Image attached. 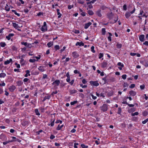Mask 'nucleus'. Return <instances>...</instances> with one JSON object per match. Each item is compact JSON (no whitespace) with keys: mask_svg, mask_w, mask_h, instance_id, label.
Listing matches in <instances>:
<instances>
[{"mask_svg":"<svg viewBox=\"0 0 148 148\" xmlns=\"http://www.w3.org/2000/svg\"><path fill=\"white\" fill-rule=\"evenodd\" d=\"M40 29L43 32H45L47 30V23L45 22H44L43 25L42 26Z\"/></svg>","mask_w":148,"mask_h":148,"instance_id":"nucleus-1","label":"nucleus"},{"mask_svg":"<svg viewBox=\"0 0 148 148\" xmlns=\"http://www.w3.org/2000/svg\"><path fill=\"white\" fill-rule=\"evenodd\" d=\"M90 83L92 86H97L99 85V84L97 81H90Z\"/></svg>","mask_w":148,"mask_h":148,"instance_id":"nucleus-2","label":"nucleus"},{"mask_svg":"<svg viewBox=\"0 0 148 148\" xmlns=\"http://www.w3.org/2000/svg\"><path fill=\"white\" fill-rule=\"evenodd\" d=\"M13 26L16 29H18V28L21 27H22V25L19 26L18 24L15 23H12Z\"/></svg>","mask_w":148,"mask_h":148,"instance_id":"nucleus-3","label":"nucleus"},{"mask_svg":"<svg viewBox=\"0 0 148 148\" xmlns=\"http://www.w3.org/2000/svg\"><path fill=\"white\" fill-rule=\"evenodd\" d=\"M117 65L119 66L118 67V68L120 70H122V68L124 67V64L120 62H118Z\"/></svg>","mask_w":148,"mask_h":148,"instance_id":"nucleus-4","label":"nucleus"},{"mask_svg":"<svg viewBox=\"0 0 148 148\" xmlns=\"http://www.w3.org/2000/svg\"><path fill=\"white\" fill-rule=\"evenodd\" d=\"M72 55L75 58H76L79 56V55L76 51L73 52L72 53Z\"/></svg>","mask_w":148,"mask_h":148,"instance_id":"nucleus-5","label":"nucleus"},{"mask_svg":"<svg viewBox=\"0 0 148 148\" xmlns=\"http://www.w3.org/2000/svg\"><path fill=\"white\" fill-rule=\"evenodd\" d=\"M0 138L3 141L7 139L6 136L3 134H1L0 135Z\"/></svg>","mask_w":148,"mask_h":148,"instance_id":"nucleus-6","label":"nucleus"},{"mask_svg":"<svg viewBox=\"0 0 148 148\" xmlns=\"http://www.w3.org/2000/svg\"><path fill=\"white\" fill-rule=\"evenodd\" d=\"M102 110L103 111H106L108 110V106L106 104H104L102 108Z\"/></svg>","mask_w":148,"mask_h":148,"instance_id":"nucleus-7","label":"nucleus"},{"mask_svg":"<svg viewBox=\"0 0 148 148\" xmlns=\"http://www.w3.org/2000/svg\"><path fill=\"white\" fill-rule=\"evenodd\" d=\"M16 88L15 86L12 85L10 86L9 88V89L10 91L13 92L15 90Z\"/></svg>","mask_w":148,"mask_h":148,"instance_id":"nucleus-8","label":"nucleus"},{"mask_svg":"<svg viewBox=\"0 0 148 148\" xmlns=\"http://www.w3.org/2000/svg\"><path fill=\"white\" fill-rule=\"evenodd\" d=\"M14 36L13 34H10L8 36H6V38H7L8 40H10L11 39L12 37L13 36Z\"/></svg>","mask_w":148,"mask_h":148,"instance_id":"nucleus-9","label":"nucleus"},{"mask_svg":"<svg viewBox=\"0 0 148 148\" xmlns=\"http://www.w3.org/2000/svg\"><path fill=\"white\" fill-rule=\"evenodd\" d=\"M91 24L92 23L90 22L85 24L84 26V28L86 29H87Z\"/></svg>","mask_w":148,"mask_h":148,"instance_id":"nucleus-10","label":"nucleus"},{"mask_svg":"<svg viewBox=\"0 0 148 148\" xmlns=\"http://www.w3.org/2000/svg\"><path fill=\"white\" fill-rule=\"evenodd\" d=\"M129 94L130 95L133 96L136 95V93L134 91L131 90L129 92Z\"/></svg>","mask_w":148,"mask_h":148,"instance_id":"nucleus-11","label":"nucleus"},{"mask_svg":"<svg viewBox=\"0 0 148 148\" xmlns=\"http://www.w3.org/2000/svg\"><path fill=\"white\" fill-rule=\"evenodd\" d=\"M144 37H145V36L143 35H140L139 37V38L140 40L141 41V42H143L144 41Z\"/></svg>","mask_w":148,"mask_h":148,"instance_id":"nucleus-12","label":"nucleus"},{"mask_svg":"<svg viewBox=\"0 0 148 148\" xmlns=\"http://www.w3.org/2000/svg\"><path fill=\"white\" fill-rule=\"evenodd\" d=\"M38 70L41 72H43L45 71V70L43 66H40L38 68Z\"/></svg>","mask_w":148,"mask_h":148,"instance_id":"nucleus-13","label":"nucleus"},{"mask_svg":"<svg viewBox=\"0 0 148 148\" xmlns=\"http://www.w3.org/2000/svg\"><path fill=\"white\" fill-rule=\"evenodd\" d=\"M75 45L77 46L78 45L79 46H83L84 45V43L82 42H77L75 44Z\"/></svg>","mask_w":148,"mask_h":148,"instance_id":"nucleus-14","label":"nucleus"},{"mask_svg":"<svg viewBox=\"0 0 148 148\" xmlns=\"http://www.w3.org/2000/svg\"><path fill=\"white\" fill-rule=\"evenodd\" d=\"M12 59L10 58L9 60H7L6 61H5L4 62V64L5 65H7L9 63L11 62H12Z\"/></svg>","mask_w":148,"mask_h":148,"instance_id":"nucleus-15","label":"nucleus"},{"mask_svg":"<svg viewBox=\"0 0 148 148\" xmlns=\"http://www.w3.org/2000/svg\"><path fill=\"white\" fill-rule=\"evenodd\" d=\"M60 83V81L59 80H56L55 82H54L53 84H55L56 86H58Z\"/></svg>","mask_w":148,"mask_h":148,"instance_id":"nucleus-16","label":"nucleus"},{"mask_svg":"<svg viewBox=\"0 0 148 148\" xmlns=\"http://www.w3.org/2000/svg\"><path fill=\"white\" fill-rule=\"evenodd\" d=\"M96 14L99 17H101L102 16V15L101 14V10H99L97 11V12H96Z\"/></svg>","mask_w":148,"mask_h":148,"instance_id":"nucleus-17","label":"nucleus"},{"mask_svg":"<svg viewBox=\"0 0 148 148\" xmlns=\"http://www.w3.org/2000/svg\"><path fill=\"white\" fill-rule=\"evenodd\" d=\"M47 46L49 47H50L53 45V42H49L47 44Z\"/></svg>","mask_w":148,"mask_h":148,"instance_id":"nucleus-18","label":"nucleus"},{"mask_svg":"<svg viewBox=\"0 0 148 148\" xmlns=\"http://www.w3.org/2000/svg\"><path fill=\"white\" fill-rule=\"evenodd\" d=\"M14 141H15V140H11L10 141V140L7 141H6L5 142H3V144L4 145H5L7 144L8 143H9L10 142H13Z\"/></svg>","mask_w":148,"mask_h":148,"instance_id":"nucleus-19","label":"nucleus"},{"mask_svg":"<svg viewBox=\"0 0 148 148\" xmlns=\"http://www.w3.org/2000/svg\"><path fill=\"white\" fill-rule=\"evenodd\" d=\"M77 91L75 89H72L70 91V94H73L77 92Z\"/></svg>","mask_w":148,"mask_h":148,"instance_id":"nucleus-20","label":"nucleus"},{"mask_svg":"<svg viewBox=\"0 0 148 148\" xmlns=\"http://www.w3.org/2000/svg\"><path fill=\"white\" fill-rule=\"evenodd\" d=\"M125 16L127 18H128L131 16V14L130 13L127 12L126 13Z\"/></svg>","mask_w":148,"mask_h":148,"instance_id":"nucleus-21","label":"nucleus"},{"mask_svg":"<svg viewBox=\"0 0 148 148\" xmlns=\"http://www.w3.org/2000/svg\"><path fill=\"white\" fill-rule=\"evenodd\" d=\"M33 58H35L36 59V61H37L38 60L40 59L41 56L40 55H39L38 56H34L32 57Z\"/></svg>","mask_w":148,"mask_h":148,"instance_id":"nucleus-22","label":"nucleus"},{"mask_svg":"<svg viewBox=\"0 0 148 148\" xmlns=\"http://www.w3.org/2000/svg\"><path fill=\"white\" fill-rule=\"evenodd\" d=\"M0 45L1 47H3L6 46V44L4 42H2L0 43Z\"/></svg>","mask_w":148,"mask_h":148,"instance_id":"nucleus-23","label":"nucleus"},{"mask_svg":"<svg viewBox=\"0 0 148 148\" xmlns=\"http://www.w3.org/2000/svg\"><path fill=\"white\" fill-rule=\"evenodd\" d=\"M26 74L25 75V77H27L28 76H30V74L29 73L30 72L29 70H27L26 71Z\"/></svg>","mask_w":148,"mask_h":148,"instance_id":"nucleus-24","label":"nucleus"},{"mask_svg":"<svg viewBox=\"0 0 148 148\" xmlns=\"http://www.w3.org/2000/svg\"><path fill=\"white\" fill-rule=\"evenodd\" d=\"M6 75V74L4 73H1L0 74V77H4Z\"/></svg>","mask_w":148,"mask_h":148,"instance_id":"nucleus-25","label":"nucleus"},{"mask_svg":"<svg viewBox=\"0 0 148 148\" xmlns=\"http://www.w3.org/2000/svg\"><path fill=\"white\" fill-rule=\"evenodd\" d=\"M108 34H109V36L108 37V39L110 41H111L112 40L111 36L112 35L111 33L109 32L108 33Z\"/></svg>","mask_w":148,"mask_h":148,"instance_id":"nucleus-26","label":"nucleus"},{"mask_svg":"<svg viewBox=\"0 0 148 148\" xmlns=\"http://www.w3.org/2000/svg\"><path fill=\"white\" fill-rule=\"evenodd\" d=\"M35 112L36 115L39 116L40 115V114L38 110L37 109H35Z\"/></svg>","mask_w":148,"mask_h":148,"instance_id":"nucleus-27","label":"nucleus"},{"mask_svg":"<svg viewBox=\"0 0 148 148\" xmlns=\"http://www.w3.org/2000/svg\"><path fill=\"white\" fill-rule=\"evenodd\" d=\"M63 125H61V126H60V125H59L58 127H57L56 128V129L57 130H60V129L62 127H63Z\"/></svg>","mask_w":148,"mask_h":148,"instance_id":"nucleus-28","label":"nucleus"},{"mask_svg":"<svg viewBox=\"0 0 148 148\" xmlns=\"http://www.w3.org/2000/svg\"><path fill=\"white\" fill-rule=\"evenodd\" d=\"M136 109L135 108H133L130 109V110H129V112H133L135 111Z\"/></svg>","mask_w":148,"mask_h":148,"instance_id":"nucleus-29","label":"nucleus"},{"mask_svg":"<svg viewBox=\"0 0 148 148\" xmlns=\"http://www.w3.org/2000/svg\"><path fill=\"white\" fill-rule=\"evenodd\" d=\"M5 10L7 11H8L10 10V8L9 7L8 5L7 4H6V6L5 7Z\"/></svg>","mask_w":148,"mask_h":148,"instance_id":"nucleus-30","label":"nucleus"},{"mask_svg":"<svg viewBox=\"0 0 148 148\" xmlns=\"http://www.w3.org/2000/svg\"><path fill=\"white\" fill-rule=\"evenodd\" d=\"M57 11L58 14V18H59L61 16V14H60V13L59 12L60 10L59 9H57Z\"/></svg>","mask_w":148,"mask_h":148,"instance_id":"nucleus-31","label":"nucleus"},{"mask_svg":"<svg viewBox=\"0 0 148 148\" xmlns=\"http://www.w3.org/2000/svg\"><path fill=\"white\" fill-rule=\"evenodd\" d=\"M116 47L118 48H120L122 46V45L121 44L118 43L116 45Z\"/></svg>","mask_w":148,"mask_h":148,"instance_id":"nucleus-32","label":"nucleus"},{"mask_svg":"<svg viewBox=\"0 0 148 148\" xmlns=\"http://www.w3.org/2000/svg\"><path fill=\"white\" fill-rule=\"evenodd\" d=\"M88 14L90 15H93L94 13L92 11L90 10L88 11Z\"/></svg>","mask_w":148,"mask_h":148,"instance_id":"nucleus-33","label":"nucleus"},{"mask_svg":"<svg viewBox=\"0 0 148 148\" xmlns=\"http://www.w3.org/2000/svg\"><path fill=\"white\" fill-rule=\"evenodd\" d=\"M54 48L56 51H57V50L59 49L60 47L58 45H56L54 46Z\"/></svg>","mask_w":148,"mask_h":148,"instance_id":"nucleus-34","label":"nucleus"},{"mask_svg":"<svg viewBox=\"0 0 148 148\" xmlns=\"http://www.w3.org/2000/svg\"><path fill=\"white\" fill-rule=\"evenodd\" d=\"M77 101H73L71 102L70 103V104L71 105H73L75 104L76 103H77Z\"/></svg>","mask_w":148,"mask_h":148,"instance_id":"nucleus-35","label":"nucleus"},{"mask_svg":"<svg viewBox=\"0 0 148 148\" xmlns=\"http://www.w3.org/2000/svg\"><path fill=\"white\" fill-rule=\"evenodd\" d=\"M96 1V0H93L92 1H91L89 2H87L86 3L88 5L89 4H91V3H94L95 1Z\"/></svg>","mask_w":148,"mask_h":148,"instance_id":"nucleus-36","label":"nucleus"},{"mask_svg":"<svg viewBox=\"0 0 148 148\" xmlns=\"http://www.w3.org/2000/svg\"><path fill=\"white\" fill-rule=\"evenodd\" d=\"M29 61L33 63L35 62L36 61V60L34 59H30L29 60Z\"/></svg>","mask_w":148,"mask_h":148,"instance_id":"nucleus-37","label":"nucleus"},{"mask_svg":"<svg viewBox=\"0 0 148 148\" xmlns=\"http://www.w3.org/2000/svg\"><path fill=\"white\" fill-rule=\"evenodd\" d=\"M128 86V84L127 83L125 82L123 85V87L124 88H127Z\"/></svg>","mask_w":148,"mask_h":148,"instance_id":"nucleus-38","label":"nucleus"},{"mask_svg":"<svg viewBox=\"0 0 148 148\" xmlns=\"http://www.w3.org/2000/svg\"><path fill=\"white\" fill-rule=\"evenodd\" d=\"M94 47L93 46H92L91 47V51L93 53H95V52L94 50Z\"/></svg>","mask_w":148,"mask_h":148,"instance_id":"nucleus-39","label":"nucleus"},{"mask_svg":"<svg viewBox=\"0 0 148 148\" xmlns=\"http://www.w3.org/2000/svg\"><path fill=\"white\" fill-rule=\"evenodd\" d=\"M21 43L22 45H23L26 47H27L28 44V43L27 42H21Z\"/></svg>","mask_w":148,"mask_h":148,"instance_id":"nucleus-40","label":"nucleus"},{"mask_svg":"<svg viewBox=\"0 0 148 148\" xmlns=\"http://www.w3.org/2000/svg\"><path fill=\"white\" fill-rule=\"evenodd\" d=\"M77 1L78 3L81 4H83L84 3V2L82 0H77Z\"/></svg>","mask_w":148,"mask_h":148,"instance_id":"nucleus-41","label":"nucleus"},{"mask_svg":"<svg viewBox=\"0 0 148 148\" xmlns=\"http://www.w3.org/2000/svg\"><path fill=\"white\" fill-rule=\"evenodd\" d=\"M67 78L66 79V81L67 82L69 83L70 82V79L69 75H68V76H67Z\"/></svg>","mask_w":148,"mask_h":148,"instance_id":"nucleus-42","label":"nucleus"},{"mask_svg":"<svg viewBox=\"0 0 148 148\" xmlns=\"http://www.w3.org/2000/svg\"><path fill=\"white\" fill-rule=\"evenodd\" d=\"M148 121V118L146 119L144 121H143L142 122V123L143 124H145L146 123H147Z\"/></svg>","mask_w":148,"mask_h":148,"instance_id":"nucleus-43","label":"nucleus"},{"mask_svg":"<svg viewBox=\"0 0 148 148\" xmlns=\"http://www.w3.org/2000/svg\"><path fill=\"white\" fill-rule=\"evenodd\" d=\"M102 32L103 35H104L105 34L106 30L105 29V28H103L102 29Z\"/></svg>","mask_w":148,"mask_h":148,"instance_id":"nucleus-44","label":"nucleus"},{"mask_svg":"<svg viewBox=\"0 0 148 148\" xmlns=\"http://www.w3.org/2000/svg\"><path fill=\"white\" fill-rule=\"evenodd\" d=\"M126 77L127 75L126 74L123 75L122 76V78L124 79H126Z\"/></svg>","mask_w":148,"mask_h":148,"instance_id":"nucleus-45","label":"nucleus"},{"mask_svg":"<svg viewBox=\"0 0 148 148\" xmlns=\"http://www.w3.org/2000/svg\"><path fill=\"white\" fill-rule=\"evenodd\" d=\"M103 54L102 53H100L99 55V58L101 59L102 57L103 56Z\"/></svg>","mask_w":148,"mask_h":148,"instance_id":"nucleus-46","label":"nucleus"},{"mask_svg":"<svg viewBox=\"0 0 148 148\" xmlns=\"http://www.w3.org/2000/svg\"><path fill=\"white\" fill-rule=\"evenodd\" d=\"M81 146L82 148H87L88 147L86 145H85L83 144L81 145Z\"/></svg>","mask_w":148,"mask_h":148,"instance_id":"nucleus-47","label":"nucleus"},{"mask_svg":"<svg viewBox=\"0 0 148 148\" xmlns=\"http://www.w3.org/2000/svg\"><path fill=\"white\" fill-rule=\"evenodd\" d=\"M143 12H144L143 10H140V13L139 14V16H140V15H142V16L143 15Z\"/></svg>","mask_w":148,"mask_h":148,"instance_id":"nucleus-48","label":"nucleus"},{"mask_svg":"<svg viewBox=\"0 0 148 148\" xmlns=\"http://www.w3.org/2000/svg\"><path fill=\"white\" fill-rule=\"evenodd\" d=\"M87 82V80H86V79H84L82 80V82L84 84H86Z\"/></svg>","mask_w":148,"mask_h":148,"instance_id":"nucleus-49","label":"nucleus"},{"mask_svg":"<svg viewBox=\"0 0 148 148\" xmlns=\"http://www.w3.org/2000/svg\"><path fill=\"white\" fill-rule=\"evenodd\" d=\"M91 97H92V98L93 99H97V97H96V96H94V95L93 94H91Z\"/></svg>","mask_w":148,"mask_h":148,"instance_id":"nucleus-50","label":"nucleus"},{"mask_svg":"<svg viewBox=\"0 0 148 148\" xmlns=\"http://www.w3.org/2000/svg\"><path fill=\"white\" fill-rule=\"evenodd\" d=\"M138 114V112H136L134 113H132V116H134L135 115H137Z\"/></svg>","mask_w":148,"mask_h":148,"instance_id":"nucleus-51","label":"nucleus"},{"mask_svg":"<svg viewBox=\"0 0 148 148\" xmlns=\"http://www.w3.org/2000/svg\"><path fill=\"white\" fill-rule=\"evenodd\" d=\"M78 145L79 144L77 143H75L74 144V147L75 148H77V145Z\"/></svg>","mask_w":148,"mask_h":148,"instance_id":"nucleus-52","label":"nucleus"},{"mask_svg":"<svg viewBox=\"0 0 148 148\" xmlns=\"http://www.w3.org/2000/svg\"><path fill=\"white\" fill-rule=\"evenodd\" d=\"M55 138V136L53 135H51L50 136V138L51 139H53Z\"/></svg>","mask_w":148,"mask_h":148,"instance_id":"nucleus-53","label":"nucleus"},{"mask_svg":"<svg viewBox=\"0 0 148 148\" xmlns=\"http://www.w3.org/2000/svg\"><path fill=\"white\" fill-rule=\"evenodd\" d=\"M80 86L82 88H85L87 87V86L86 85H83L82 84H80Z\"/></svg>","mask_w":148,"mask_h":148,"instance_id":"nucleus-54","label":"nucleus"},{"mask_svg":"<svg viewBox=\"0 0 148 148\" xmlns=\"http://www.w3.org/2000/svg\"><path fill=\"white\" fill-rule=\"evenodd\" d=\"M21 58V59L20 60V63L21 64H23V62L24 61V60L22 58Z\"/></svg>","mask_w":148,"mask_h":148,"instance_id":"nucleus-55","label":"nucleus"},{"mask_svg":"<svg viewBox=\"0 0 148 148\" xmlns=\"http://www.w3.org/2000/svg\"><path fill=\"white\" fill-rule=\"evenodd\" d=\"M56 123H60L61 124V123H62V121H60V120H57L56 121Z\"/></svg>","mask_w":148,"mask_h":148,"instance_id":"nucleus-56","label":"nucleus"},{"mask_svg":"<svg viewBox=\"0 0 148 148\" xmlns=\"http://www.w3.org/2000/svg\"><path fill=\"white\" fill-rule=\"evenodd\" d=\"M143 64L146 67H147L148 66V63L147 62H145V64Z\"/></svg>","mask_w":148,"mask_h":148,"instance_id":"nucleus-57","label":"nucleus"},{"mask_svg":"<svg viewBox=\"0 0 148 148\" xmlns=\"http://www.w3.org/2000/svg\"><path fill=\"white\" fill-rule=\"evenodd\" d=\"M140 87L141 89H143L145 88V85H140Z\"/></svg>","mask_w":148,"mask_h":148,"instance_id":"nucleus-58","label":"nucleus"},{"mask_svg":"<svg viewBox=\"0 0 148 148\" xmlns=\"http://www.w3.org/2000/svg\"><path fill=\"white\" fill-rule=\"evenodd\" d=\"M123 9L124 10H126L127 9V6L125 4H124L123 6Z\"/></svg>","mask_w":148,"mask_h":148,"instance_id":"nucleus-59","label":"nucleus"},{"mask_svg":"<svg viewBox=\"0 0 148 148\" xmlns=\"http://www.w3.org/2000/svg\"><path fill=\"white\" fill-rule=\"evenodd\" d=\"M15 65L16 66L17 68H20V66L19 64H18L17 63H15Z\"/></svg>","mask_w":148,"mask_h":148,"instance_id":"nucleus-60","label":"nucleus"},{"mask_svg":"<svg viewBox=\"0 0 148 148\" xmlns=\"http://www.w3.org/2000/svg\"><path fill=\"white\" fill-rule=\"evenodd\" d=\"M73 5H69L68 6V8L69 9H71L72 8H73Z\"/></svg>","mask_w":148,"mask_h":148,"instance_id":"nucleus-61","label":"nucleus"},{"mask_svg":"<svg viewBox=\"0 0 148 148\" xmlns=\"http://www.w3.org/2000/svg\"><path fill=\"white\" fill-rule=\"evenodd\" d=\"M65 49H66V47H64V46L63 47V48L61 49L60 50L61 52H63Z\"/></svg>","mask_w":148,"mask_h":148,"instance_id":"nucleus-62","label":"nucleus"},{"mask_svg":"<svg viewBox=\"0 0 148 148\" xmlns=\"http://www.w3.org/2000/svg\"><path fill=\"white\" fill-rule=\"evenodd\" d=\"M74 80H72L71 82H70L69 83L71 85H72L73 84L74 82Z\"/></svg>","mask_w":148,"mask_h":148,"instance_id":"nucleus-63","label":"nucleus"},{"mask_svg":"<svg viewBox=\"0 0 148 148\" xmlns=\"http://www.w3.org/2000/svg\"><path fill=\"white\" fill-rule=\"evenodd\" d=\"M143 44L144 45H145L146 46H148V42L147 41H146L144 43H143Z\"/></svg>","mask_w":148,"mask_h":148,"instance_id":"nucleus-64","label":"nucleus"}]
</instances>
